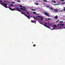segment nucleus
I'll list each match as a JSON object with an SVG mask.
<instances>
[{"label":"nucleus","instance_id":"nucleus-1","mask_svg":"<svg viewBox=\"0 0 65 65\" xmlns=\"http://www.w3.org/2000/svg\"><path fill=\"white\" fill-rule=\"evenodd\" d=\"M0 4H1V5H3V6H4L5 8H7V4H5L4 3H3H3H0Z\"/></svg>","mask_w":65,"mask_h":65},{"label":"nucleus","instance_id":"nucleus-2","mask_svg":"<svg viewBox=\"0 0 65 65\" xmlns=\"http://www.w3.org/2000/svg\"><path fill=\"white\" fill-rule=\"evenodd\" d=\"M44 14H45V15H46V16L49 17V15H48V13L45 12H44Z\"/></svg>","mask_w":65,"mask_h":65},{"label":"nucleus","instance_id":"nucleus-3","mask_svg":"<svg viewBox=\"0 0 65 65\" xmlns=\"http://www.w3.org/2000/svg\"><path fill=\"white\" fill-rule=\"evenodd\" d=\"M44 26H45L46 27H47V28H49V26L46 25V23H45V24L44 25Z\"/></svg>","mask_w":65,"mask_h":65},{"label":"nucleus","instance_id":"nucleus-4","mask_svg":"<svg viewBox=\"0 0 65 65\" xmlns=\"http://www.w3.org/2000/svg\"><path fill=\"white\" fill-rule=\"evenodd\" d=\"M19 8H15V9H17V11H21V10L20 9H18Z\"/></svg>","mask_w":65,"mask_h":65},{"label":"nucleus","instance_id":"nucleus-5","mask_svg":"<svg viewBox=\"0 0 65 65\" xmlns=\"http://www.w3.org/2000/svg\"><path fill=\"white\" fill-rule=\"evenodd\" d=\"M9 8L10 10H12V11H13V10H14V8L12 9L10 7H9Z\"/></svg>","mask_w":65,"mask_h":65},{"label":"nucleus","instance_id":"nucleus-6","mask_svg":"<svg viewBox=\"0 0 65 65\" xmlns=\"http://www.w3.org/2000/svg\"><path fill=\"white\" fill-rule=\"evenodd\" d=\"M41 19H39V20H43V17H41Z\"/></svg>","mask_w":65,"mask_h":65},{"label":"nucleus","instance_id":"nucleus-7","mask_svg":"<svg viewBox=\"0 0 65 65\" xmlns=\"http://www.w3.org/2000/svg\"><path fill=\"white\" fill-rule=\"evenodd\" d=\"M20 9H21V10H23L24 11H25V9H24L23 8H20Z\"/></svg>","mask_w":65,"mask_h":65},{"label":"nucleus","instance_id":"nucleus-8","mask_svg":"<svg viewBox=\"0 0 65 65\" xmlns=\"http://www.w3.org/2000/svg\"><path fill=\"white\" fill-rule=\"evenodd\" d=\"M54 10L55 11H56V12H58V10H57V9H54Z\"/></svg>","mask_w":65,"mask_h":65},{"label":"nucleus","instance_id":"nucleus-9","mask_svg":"<svg viewBox=\"0 0 65 65\" xmlns=\"http://www.w3.org/2000/svg\"><path fill=\"white\" fill-rule=\"evenodd\" d=\"M55 19H58V16L56 15L55 17Z\"/></svg>","mask_w":65,"mask_h":65},{"label":"nucleus","instance_id":"nucleus-10","mask_svg":"<svg viewBox=\"0 0 65 65\" xmlns=\"http://www.w3.org/2000/svg\"><path fill=\"white\" fill-rule=\"evenodd\" d=\"M33 18L34 19H35V20H36V19H37V18L35 17H34V16L33 17Z\"/></svg>","mask_w":65,"mask_h":65},{"label":"nucleus","instance_id":"nucleus-11","mask_svg":"<svg viewBox=\"0 0 65 65\" xmlns=\"http://www.w3.org/2000/svg\"><path fill=\"white\" fill-rule=\"evenodd\" d=\"M50 8L52 10H53V9L52 8V7H50Z\"/></svg>","mask_w":65,"mask_h":65},{"label":"nucleus","instance_id":"nucleus-12","mask_svg":"<svg viewBox=\"0 0 65 65\" xmlns=\"http://www.w3.org/2000/svg\"><path fill=\"white\" fill-rule=\"evenodd\" d=\"M31 22H32V23H35V21H33L32 20L31 21Z\"/></svg>","mask_w":65,"mask_h":65},{"label":"nucleus","instance_id":"nucleus-13","mask_svg":"<svg viewBox=\"0 0 65 65\" xmlns=\"http://www.w3.org/2000/svg\"><path fill=\"white\" fill-rule=\"evenodd\" d=\"M36 17L37 18H41V16H37Z\"/></svg>","mask_w":65,"mask_h":65},{"label":"nucleus","instance_id":"nucleus-14","mask_svg":"<svg viewBox=\"0 0 65 65\" xmlns=\"http://www.w3.org/2000/svg\"><path fill=\"white\" fill-rule=\"evenodd\" d=\"M24 15H25V16H26V17H27V14H24Z\"/></svg>","mask_w":65,"mask_h":65},{"label":"nucleus","instance_id":"nucleus-15","mask_svg":"<svg viewBox=\"0 0 65 65\" xmlns=\"http://www.w3.org/2000/svg\"><path fill=\"white\" fill-rule=\"evenodd\" d=\"M31 10H34V11H36V9H32Z\"/></svg>","mask_w":65,"mask_h":65},{"label":"nucleus","instance_id":"nucleus-16","mask_svg":"<svg viewBox=\"0 0 65 65\" xmlns=\"http://www.w3.org/2000/svg\"><path fill=\"white\" fill-rule=\"evenodd\" d=\"M27 17L28 19H29V20H30V18H29V17L28 15L27 16Z\"/></svg>","mask_w":65,"mask_h":65},{"label":"nucleus","instance_id":"nucleus-17","mask_svg":"<svg viewBox=\"0 0 65 65\" xmlns=\"http://www.w3.org/2000/svg\"><path fill=\"white\" fill-rule=\"evenodd\" d=\"M17 2H20V1L19 0H18V1H17Z\"/></svg>","mask_w":65,"mask_h":65},{"label":"nucleus","instance_id":"nucleus-18","mask_svg":"<svg viewBox=\"0 0 65 65\" xmlns=\"http://www.w3.org/2000/svg\"><path fill=\"white\" fill-rule=\"evenodd\" d=\"M21 13H22V14H24V13L23 12H21Z\"/></svg>","mask_w":65,"mask_h":65},{"label":"nucleus","instance_id":"nucleus-19","mask_svg":"<svg viewBox=\"0 0 65 65\" xmlns=\"http://www.w3.org/2000/svg\"><path fill=\"white\" fill-rule=\"evenodd\" d=\"M56 25H54L53 26V27H56Z\"/></svg>","mask_w":65,"mask_h":65},{"label":"nucleus","instance_id":"nucleus-20","mask_svg":"<svg viewBox=\"0 0 65 65\" xmlns=\"http://www.w3.org/2000/svg\"><path fill=\"white\" fill-rule=\"evenodd\" d=\"M60 25H61V26H63V25H64V24H60Z\"/></svg>","mask_w":65,"mask_h":65},{"label":"nucleus","instance_id":"nucleus-21","mask_svg":"<svg viewBox=\"0 0 65 65\" xmlns=\"http://www.w3.org/2000/svg\"><path fill=\"white\" fill-rule=\"evenodd\" d=\"M43 1H44V2H47V1H46L45 0H44Z\"/></svg>","mask_w":65,"mask_h":65},{"label":"nucleus","instance_id":"nucleus-22","mask_svg":"<svg viewBox=\"0 0 65 65\" xmlns=\"http://www.w3.org/2000/svg\"><path fill=\"white\" fill-rule=\"evenodd\" d=\"M35 4H36L37 5H38L39 4L38 3H36Z\"/></svg>","mask_w":65,"mask_h":65},{"label":"nucleus","instance_id":"nucleus-23","mask_svg":"<svg viewBox=\"0 0 65 65\" xmlns=\"http://www.w3.org/2000/svg\"><path fill=\"white\" fill-rule=\"evenodd\" d=\"M20 7H21V8L23 7V6H22V5H20Z\"/></svg>","mask_w":65,"mask_h":65},{"label":"nucleus","instance_id":"nucleus-24","mask_svg":"<svg viewBox=\"0 0 65 65\" xmlns=\"http://www.w3.org/2000/svg\"><path fill=\"white\" fill-rule=\"evenodd\" d=\"M11 6H13V4H11Z\"/></svg>","mask_w":65,"mask_h":65},{"label":"nucleus","instance_id":"nucleus-25","mask_svg":"<svg viewBox=\"0 0 65 65\" xmlns=\"http://www.w3.org/2000/svg\"><path fill=\"white\" fill-rule=\"evenodd\" d=\"M62 4H65V2L62 3Z\"/></svg>","mask_w":65,"mask_h":65},{"label":"nucleus","instance_id":"nucleus-26","mask_svg":"<svg viewBox=\"0 0 65 65\" xmlns=\"http://www.w3.org/2000/svg\"><path fill=\"white\" fill-rule=\"evenodd\" d=\"M27 14H29V12H27Z\"/></svg>","mask_w":65,"mask_h":65},{"label":"nucleus","instance_id":"nucleus-27","mask_svg":"<svg viewBox=\"0 0 65 65\" xmlns=\"http://www.w3.org/2000/svg\"><path fill=\"white\" fill-rule=\"evenodd\" d=\"M32 13H36V12H33Z\"/></svg>","mask_w":65,"mask_h":65},{"label":"nucleus","instance_id":"nucleus-28","mask_svg":"<svg viewBox=\"0 0 65 65\" xmlns=\"http://www.w3.org/2000/svg\"><path fill=\"white\" fill-rule=\"evenodd\" d=\"M63 21H59V23H63Z\"/></svg>","mask_w":65,"mask_h":65},{"label":"nucleus","instance_id":"nucleus-29","mask_svg":"<svg viewBox=\"0 0 65 65\" xmlns=\"http://www.w3.org/2000/svg\"><path fill=\"white\" fill-rule=\"evenodd\" d=\"M58 21H59V20H57V21H56V22L57 23L58 22Z\"/></svg>","mask_w":65,"mask_h":65},{"label":"nucleus","instance_id":"nucleus-30","mask_svg":"<svg viewBox=\"0 0 65 65\" xmlns=\"http://www.w3.org/2000/svg\"><path fill=\"white\" fill-rule=\"evenodd\" d=\"M23 8H24L25 9L26 8H25V7L23 6Z\"/></svg>","mask_w":65,"mask_h":65},{"label":"nucleus","instance_id":"nucleus-31","mask_svg":"<svg viewBox=\"0 0 65 65\" xmlns=\"http://www.w3.org/2000/svg\"><path fill=\"white\" fill-rule=\"evenodd\" d=\"M64 1V0H61V1H62V2Z\"/></svg>","mask_w":65,"mask_h":65},{"label":"nucleus","instance_id":"nucleus-32","mask_svg":"<svg viewBox=\"0 0 65 65\" xmlns=\"http://www.w3.org/2000/svg\"><path fill=\"white\" fill-rule=\"evenodd\" d=\"M53 2H54V3H56V1H54Z\"/></svg>","mask_w":65,"mask_h":65},{"label":"nucleus","instance_id":"nucleus-33","mask_svg":"<svg viewBox=\"0 0 65 65\" xmlns=\"http://www.w3.org/2000/svg\"><path fill=\"white\" fill-rule=\"evenodd\" d=\"M39 23H40V24H42V23L41 22H39Z\"/></svg>","mask_w":65,"mask_h":65},{"label":"nucleus","instance_id":"nucleus-34","mask_svg":"<svg viewBox=\"0 0 65 65\" xmlns=\"http://www.w3.org/2000/svg\"><path fill=\"white\" fill-rule=\"evenodd\" d=\"M35 45H36L34 44V45L33 46L35 47Z\"/></svg>","mask_w":65,"mask_h":65},{"label":"nucleus","instance_id":"nucleus-35","mask_svg":"<svg viewBox=\"0 0 65 65\" xmlns=\"http://www.w3.org/2000/svg\"><path fill=\"white\" fill-rule=\"evenodd\" d=\"M56 29L54 28H53L52 30H54Z\"/></svg>","mask_w":65,"mask_h":65},{"label":"nucleus","instance_id":"nucleus-36","mask_svg":"<svg viewBox=\"0 0 65 65\" xmlns=\"http://www.w3.org/2000/svg\"><path fill=\"white\" fill-rule=\"evenodd\" d=\"M12 4H14V3L12 2Z\"/></svg>","mask_w":65,"mask_h":65},{"label":"nucleus","instance_id":"nucleus-37","mask_svg":"<svg viewBox=\"0 0 65 65\" xmlns=\"http://www.w3.org/2000/svg\"><path fill=\"white\" fill-rule=\"evenodd\" d=\"M0 2H2V1H0Z\"/></svg>","mask_w":65,"mask_h":65},{"label":"nucleus","instance_id":"nucleus-38","mask_svg":"<svg viewBox=\"0 0 65 65\" xmlns=\"http://www.w3.org/2000/svg\"><path fill=\"white\" fill-rule=\"evenodd\" d=\"M51 2H54V1H51Z\"/></svg>","mask_w":65,"mask_h":65},{"label":"nucleus","instance_id":"nucleus-39","mask_svg":"<svg viewBox=\"0 0 65 65\" xmlns=\"http://www.w3.org/2000/svg\"><path fill=\"white\" fill-rule=\"evenodd\" d=\"M60 11H61V12H62V11H63V10H61Z\"/></svg>","mask_w":65,"mask_h":65},{"label":"nucleus","instance_id":"nucleus-40","mask_svg":"<svg viewBox=\"0 0 65 65\" xmlns=\"http://www.w3.org/2000/svg\"><path fill=\"white\" fill-rule=\"evenodd\" d=\"M51 20V19L49 18V20Z\"/></svg>","mask_w":65,"mask_h":65},{"label":"nucleus","instance_id":"nucleus-41","mask_svg":"<svg viewBox=\"0 0 65 65\" xmlns=\"http://www.w3.org/2000/svg\"><path fill=\"white\" fill-rule=\"evenodd\" d=\"M62 27V26H60L59 27V28H61Z\"/></svg>","mask_w":65,"mask_h":65},{"label":"nucleus","instance_id":"nucleus-42","mask_svg":"<svg viewBox=\"0 0 65 65\" xmlns=\"http://www.w3.org/2000/svg\"><path fill=\"white\" fill-rule=\"evenodd\" d=\"M64 11H65V9H64V10H63Z\"/></svg>","mask_w":65,"mask_h":65},{"label":"nucleus","instance_id":"nucleus-43","mask_svg":"<svg viewBox=\"0 0 65 65\" xmlns=\"http://www.w3.org/2000/svg\"><path fill=\"white\" fill-rule=\"evenodd\" d=\"M64 9H65V7H64V8H63Z\"/></svg>","mask_w":65,"mask_h":65},{"label":"nucleus","instance_id":"nucleus-44","mask_svg":"<svg viewBox=\"0 0 65 65\" xmlns=\"http://www.w3.org/2000/svg\"><path fill=\"white\" fill-rule=\"evenodd\" d=\"M57 5V4H55L54 5Z\"/></svg>","mask_w":65,"mask_h":65},{"label":"nucleus","instance_id":"nucleus-45","mask_svg":"<svg viewBox=\"0 0 65 65\" xmlns=\"http://www.w3.org/2000/svg\"><path fill=\"white\" fill-rule=\"evenodd\" d=\"M58 26H59V24H58Z\"/></svg>","mask_w":65,"mask_h":65},{"label":"nucleus","instance_id":"nucleus-46","mask_svg":"<svg viewBox=\"0 0 65 65\" xmlns=\"http://www.w3.org/2000/svg\"><path fill=\"white\" fill-rule=\"evenodd\" d=\"M63 28H64V29H65V27H64Z\"/></svg>","mask_w":65,"mask_h":65},{"label":"nucleus","instance_id":"nucleus-47","mask_svg":"<svg viewBox=\"0 0 65 65\" xmlns=\"http://www.w3.org/2000/svg\"><path fill=\"white\" fill-rule=\"evenodd\" d=\"M37 15H39L38 14H37Z\"/></svg>","mask_w":65,"mask_h":65},{"label":"nucleus","instance_id":"nucleus-48","mask_svg":"<svg viewBox=\"0 0 65 65\" xmlns=\"http://www.w3.org/2000/svg\"><path fill=\"white\" fill-rule=\"evenodd\" d=\"M48 20H49V18H48Z\"/></svg>","mask_w":65,"mask_h":65},{"label":"nucleus","instance_id":"nucleus-49","mask_svg":"<svg viewBox=\"0 0 65 65\" xmlns=\"http://www.w3.org/2000/svg\"><path fill=\"white\" fill-rule=\"evenodd\" d=\"M32 43H33V42H32Z\"/></svg>","mask_w":65,"mask_h":65},{"label":"nucleus","instance_id":"nucleus-50","mask_svg":"<svg viewBox=\"0 0 65 65\" xmlns=\"http://www.w3.org/2000/svg\"><path fill=\"white\" fill-rule=\"evenodd\" d=\"M48 23H49V22H48Z\"/></svg>","mask_w":65,"mask_h":65},{"label":"nucleus","instance_id":"nucleus-51","mask_svg":"<svg viewBox=\"0 0 65 65\" xmlns=\"http://www.w3.org/2000/svg\"><path fill=\"white\" fill-rule=\"evenodd\" d=\"M49 23H50V22H49Z\"/></svg>","mask_w":65,"mask_h":65},{"label":"nucleus","instance_id":"nucleus-52","mask_svg":"<svg viewBox=\"0 0 65 65\" xmlns=\"http://www.w3.org/2000/svg\"><path fill=\"white\" fill-rule=\"evenodd\" d=\"M49 17H50V16H49Z\"/></svg>","mask_w":65,"mask_h":65}]
</instances>
